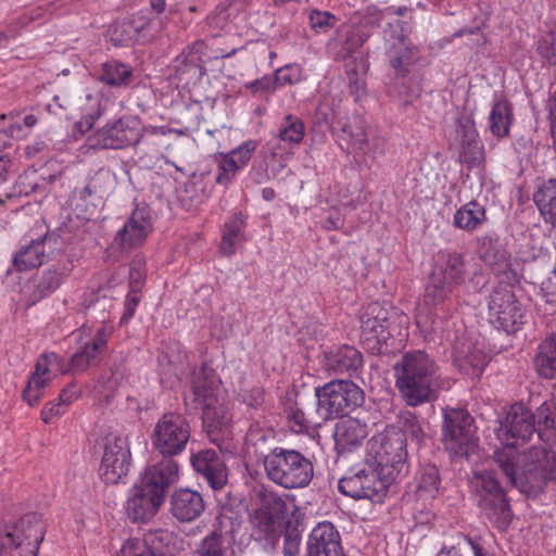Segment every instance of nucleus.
Here are the masks:
<instances>
[{"label":"nucleus","mask_w":556,"mask_h":556,"mask_svg":"<svg viewBox=\"0 0 556 556\" xmlns=\"http://www.w3.org/2000/svg\"><path fill=\"white\" fill-rule=\"evenodd\" d=\"M361 343L372 355H393L408 337L409 317L400 308L372 302L359 316Z\"/></svg>","instance_id":"1"},{"label":"nucleus","mask_w":556,"mask_h":556,"mask_svg":"<svg viewBox=\"0 0 556 556\" xmlns=\"http://www.w3.org/2000/svg\"><path fill=\"white\" fill-rule=\"evenodd\" d=\"M395 387L407 406L417 407L438 397L439 367L424 351L404 353L393 365Z\"/></svg>","instance_id":"2"},{"label":"nucleus","mask_w":556,"mask_h":556,"mask_svg":"<svg viewBox=\"0 0 556 556\" xmlns=\"http://www.w3.org/2000/svg\"><path fill=\"white\" fill-rule=\"evenodd\" d=\"M471 489L481 515L500 532L506 531L514 519V513L507 492L495 472L484 470L475 473Z\"/></svg>","instance_id":"3"},{"label":"nucleus","mask_w":556,"mask_h":556,"mask_svg":"<svg viewBox=\"0 0 556 556\" xmlns=\"http://www.w3.org/2000/svg\"><path fill=\"white\" fill-rule=\"evenodd\" d=\"M263 467L269 481L288 490L306 488L314 477L311 459L293 448L273 447Z\"/></svg>","instance_id":"4"},{"label":"nucleus","mask_w":556,"mask_h":556,"mask_svg":"<svg viewBox=\"0 0 556 556\" xmlns=\"http://www.w3.org/2000/svg\"><path fill=\"white\" fill-rule=\"evenodd\" d=\"M42 225L37 226L21 239L20 248L12 257V267L15 271L22 273L38 268L64 253L67 241L61 229L42 231Z\"/></svg>","instance_id":"5"},{"label":"nucleus","mask_w":556,"mask_h":556,"mask_svg":"<svg viewBox=\"0 0 556 556\" xmlns=\"http://www.w3.org/2000/svg\"><path fill=\"white\" fill-rule=\"evenodd\" d=\"M493 459L509 483L528 497L535 498L547 488L540 464L526 459V451L520 454L516 450L500 448Z\"/></svg>","instance_id":"6"},{"label":"nucleus","mask_w":556,"mask_h":556,"mask_svg":"<svg viewBox=\"0 0 556 556\" xmlns=\"http://www.w3.org/2000/svg\"><path fill=\"white\" fill-rule=\"evenodd\" d=\"M442 442L452 457L468 458L478 447L475 418L465 408L442 409Z\"/></svg>","instance_id":"7"},{"label":"nucleus","mask_w":556,"mask_h":556,"mask_svg":"<svg viewBox=\"0 0 556 556\" xmlns=\"http://www.w3.org/2000/svg\"><path fill=\"white\" fill-rule=\"evenodd\" d=\"M317 414L323 420L342 418L364 402V391L351 380L334 379L315 388Z\"/></svg>","instance_id":"8"},{"label":"nucleus","mask_w":556,"mask_h":556,"mask_svg":"<svg viewBox=\"0 0 556 556\" xmlns=\"http://www.w3.org/2000/svg\"><path fill=\"white\" fill-rule=\"evenodd\" d=\"M191 426L187 418L178 413H165L155 422L151 433L153 451L161 457L176 459L190 441Z\"/></svg>","instance_id":"9"},{"label":"nucleus","mask_w":556,"mask_h":556,"mask_svg":"<svg viewBox=\"0 0 556 556\" xmlns=\"http://www.w3.org/2000/svg\"><path fill=\"white\" fill-rule=\"evenodd\" d=\"M514 283L498 282L493 287L488 301L490 323L507 334L518 332L526 323V307L516 298L511 286Z\"/></svg>","instance_id":"10"},{"label":"nucleus","mask_w":556,"mask_h":556,"mask_svg":"<svg viewBox=\"0 0 556 556\" xmlns=\"http://www.w3.org/2000/svg\"><path fill=\"white\" fill-rule=\"evenodd\" d=\"M371 450L372 455L368 459L377 467L387 482L394 483L408 475L409 464L403 434H387Z\"/></svg>","instance_id":"11"},{"label":"nucleus","mask_w":556,"mask_h":556,"mask_svg":"<svg viewBox=\"0 0 556 556\" xmlns=\"http://www.w3.org/2000/svg\"><path fill=\"white\" fill-rule=\"evenodd\" d=\"M74 269L68 257L58 260L33 276L25 285L24 295L27 306H34L58 291Z\"/></svg>","instance_id":"12"},{"label":"nucleus","mask_w":556,"mask_h":556,"mask_svg":"<svg viewBox=\"0 0 556 556\" xmlns=\"http://www.w3.org/2000/svg\"><path fill=\"white\" fill-rule=\"evenodd\" d=\"M131 463L128 438L113 433L106 435L99 468L101 479L106 484L118 483L128 475Z\"/></svg>","instance_id":"13"},{"label":"nucleus","mask_w":556,"mask_h":556,"mask_svg":"<svg viewBox=\"0 0 556 556\" xmlns=\"http://www.w3.org/2000/svg\"><path fill=\"white\" fill-rule=\"evenodd\" d=\"M535 432L532 410L521 404L513 405L495 430L503 448L516 451L518 446L528 443Z\"/></svg>","instance_id":"14"},{"label":"nucleus","mask_w":556,"mask_h":556,"mask_svg":"<svg viewBox=\"0 0 556 556\" xmlns=\"http://www.w3.org/2000/svg\"><path fill=\"white\" fill-rule=\"evenodd\" d=\"M45 538V525L37 513L25 514L2 538V545L21 549L22 556H37Z\"/></svg>","instance_id":"15"},{"label":"nucleus","mask_w":556,"mask_h":556,"mask_svg":"<svg viewBox=\"0 0 556 556\" xmlns=\"http://www.w3.org/2000/svg\"><path fill=\"white\" fill-rule=\"evenodd\" d=\"M477 255L485 266L494 270L498 282L516 283L518 281V275L511 264V254L500 236L486 233L479 237Z\"/></svg>","instance_id":"16"},{"label":"nucleus","mask_w":556,"mask_h":556,"mask_svg":"<svg viewBox=\"0 0 556 556\" xmlns=\"http://www.w3.org/2000/svg\"><path fill=\"white\" fill-rule=\"evenodd\" d=\"M224 509L218 516V526L215 527L199 544L198 556H235V533L238 531L241 520L229 515Z\"/></svg>","instance_id":"17"},{"label":"nucleus","mask_w":556,"mask_h":556,"mask_svg":"<svg viewBox=\"0 0 556 556\" xmlns=\"http://www.w3.org/2000/svg\"><path fill=\"white\" fill-rule=\"evenodd\" d=\"M153 231V217L147 203H137L124 226L117 231L113 244L122 252L129 253L141 247Z\"/></svg>","instance_id":"18"},{"label":"nucleus","mask_w":556,"mask_h":556,"mask_svg":"<svg viewBox=\"0 0 556 556\" xmlns=\"http://www.w3.org/2000/svg\"><path fill=\"white\" fill-rule=\"evenodd\" d=\"M179 480V464L176 459L161 458L148 464L136 482L165 502L170 488Z\"/></svg>","instance_id":"19"},{"label":"nucleus","mask_w":556,"mask_h":556,"mask_svg":"<svg viewBox=\"0 0 556 556\" xmlns=\"http://www.w3.org/2000/svg\"><path fill=\"white\" fill-rule=\"evenodd\" d=\"M65 0H40L37 7L26 8L15 13L7 25V30H0V46L15 39L31 22L40 21L52 15H62L70 11Z\"/></svg>","instance_id":"20"},{"label":"nucleus","mask_w":556,"mask_h":556,"mask_svg":"<svg viewBox=\"0 0 556 556\" xmlns=\"http://www.w3.org/2000/svg\"><path fill=\"white\" fill-rule=\"evenodd\" d=\"M190 463L197 476L214 491H222L228 482V468L222 455L212 448L193 453Z\"/></svg>","instance_id":"21"},{"label":"nucleus","mask_w":556,"mask_h":556,"mask_svg":"<svg viewBox=\"0 0 556 556\" xmlns=\"http://www.w3.org/2000/svg\"><path fill=\"white\" fill-rule=\"evenodd\" d=\"M216 375L214 369L203 364L191 374L189 391L185 394V406L189 413L216 403Z\"/></svg>","instance_id":"22"},{"label":"nucleus","mask_w":556,"mask_h":556,"mask_svg":"<svg viewBox=\"0 0 556 556\" xmlns=\"http://www.w3.org/2000/svg\"><path fill=\"white\" fill-rule=\"evenodd\" d=\"M113 333V326L102 324L96 331L90 342H86L70 359L66 371L74 374L84 372L91 366H98L108 350V341Z\"/></svg>","instance_id":"23"},{"label":"nucleus","mask_w":556,"mask_h":556,"mask_svg":"<svg viewBox=\"0 0 556 556\" xmlns=\"http://www.w3.org/2000/svg\"><path fill=\"white\" fill-rule=\"evenodd\" d=\"M141 137V128L136 122L118 119L111 126L98 130L90 138V146L100 149H122L137 144Z\"/></svg>","instance_id":"24"},{"label":"nucleus","mask_w":556,"mask_h":556,"mask_svg":"<svg viewBox=\"0 0 556 556\" xmlns=\"http://www.w3.org/2000/svg\"><path fill=\"white\" fill-rule=\"evenodd\" d=\"M305 556H345L341 535L329 521L319 522L311 531Z\"/></svg>","instance_id":"25"},{"label":"nucleus","mask_w":556,"mask_h":556,"mask_svg":"<svg viewBox=\"0 0 556 556\" xmlns=\"http://www.w3.org/2000/svg\"><path fill=\"white\" fill-rule=\"evenodd\" d=\"M368 435V426L358 418H340L333 428L334 450L339 455L359 448Z\"/></svg>","instance_id":"26"},{"label":"nucleus","mask_w":556,"mask_h":556,"mask_svg":"<svg viewBox=\"0 0 556 556\" xmlns=\"http://www.w3.org/2000/svg\"><path fill=\"white\" fill-rule=\"evenodd\" d=\"M164 504L160 497L135 482L126 503V513L131 522H147L152 519Z\"/></svg>","instance_id":"27"},{"label":"nucleus","mask_w":556,"mask_h":556,"mask_svg":"<svg viewBox=\"0 0 556 556\" xmlns=\"http://www.w3.org/2000/svg\"><path fill=\"white\" fill-rule=\"evenodd\" d=\"M169 511L179 522H191L205 510V503L200 492L180 488L175 490L169 501Z\"/></svg>","instance_id":"28"},{"label":"nucleus","mask_w":556,"mask_h":556,"mask_svg":"<svg viewBox=\"0 0 556 556\" xmlns=\"http://www.w3.org/2000/svg\"><path fill=\"white\" fill-rule=\"evenodd\" d=\"M470 262L466 254L457 251H441L437 262L435 276L453 287L466 283Z\"/></svg>","instance_id":"29"},{"label":"nucleus","mask_w":556,"mask_h":556,"mask_svg":"<svg viewBox=\"0 0 556 556\" xmlns=\"http://www.w3.org/2000/svg\"><path fill=\"white\" fill-rule=\"evenodd\" d=\"M325 365L328 370L337 374H357L363 367V355L354 346L342 344L332 346L326 351Z\"/></svg>","instance_id":"30"},{"label":"nucleus","mask_w":556,"mask_h":556,"mask_svg":"<svg viewBox=\"0 0 556 556\" xmlns=\"http://www.w3.org/2000/svg\"><path fill=\"white\" fill-rule=\"evenodd\" d=\"M444 478L434 464H425L415 475V494L419 500L433 501L445 492Z\"/></svg>","instance_id":"31"},{"label":"nucleus","mask_w":556,"mask_h":556,"mask_svg":"<svg viewBox=\"0 0 556 556\" xmlns=\"http://www.w3.org/2000/svg\"><path fill=\"white\" fill-rule=\"evenodd\" d=\"M280 521L271 517L253 511L251 517V538L258 543L265 552H274L279 543L281 531Z\"/></svg>","instance_id":"32"},{"label":"nucleus","mask_w":556,"mask_h":556,"mask_svg":"<svg viewBox=\"0 0 556 556\" xmlns=\"http://www.w3.org/2000/svg\"><path fill=\"white\" fill-rule=\"evenodd\" d=\"M144 556H176L180 549L177 535L167 529L148 531L143 536Z\"/></svg>","instance_id":"33"},{"label":"nucleus","mask_w":556,"mask_h":556,"mask_svg":"<svg viewBox=\"0 0 556 556\" xmlns=\"http://www.w3.org/2000/svg\"><path fill=\"white\" fill-rule=\"evenodd\" d=\"M454 361L460 370L472 378H480L489 364L488 355L471 344H456L453 351Z\"/></svg>","instance_id":"34"},{"label":"nucleus","mask_w":556,"mask_h":556,"mask_svg":"<svg viewBox=\"0 0 556 556\" xmlns=\"http://www.w3.org/2000/svg\"><path fill=\"white\" fill-rule=\"evenodd\" d=\"M417 48L404 36L401 35L388 51L391 67L397 77H406L410 66L415 63Z\"/></svg>","instance_id":"35"},{"label":"nucleus","mask_w":556,"mask_h":556,"mask_svg":"<svg viewBox=\"0 0 556 556\" xmlns=\"http://www.w3.org/2000/svg\"><path fill=\"white\" fill-rule=\"evenodd\" d=\"M359 470L362 484L365 489L363 491V500H369L377 503L382 502L392 483L390 481H386V478L380 475V471L369 459L366 460L365 466Z\"/></svg>","instance_id":"36"},{"label":"nucleus","mask_w":556,"mask_h":556,"mask_svg":"<svg viewBox=\"0 0 556 556\" xmlns=\"http://www.w3.org/2000/svg\"><path fill=\"white\" fill-rule=\"evenodd\" d=\"M533 363L541 378L556 380V333L546 337L538 345Z\"/></svg>","instance_id":"37"},{"label":"nucleus","mask_w":556,"mask_h":556,"mask_svg":"<svg viewBox=\"0 0 556 556\" xmlns=\"http://www.w3.org/2000/svg\"><path fill=\"white\" fill-rule=\"evenodd\" d=\"M245 217L242 213H236L225 222L219 243V252L223 255L231 256L236 253L237 245L245 240Z\"/></svg>","instance_id":"38"},{"label":"nucleus","mask_w":556,"mask_h":556,"mask_svg":"<svg viewBox=\"0 0 556 556\" xmlns=\"http://www.w3.org/2000/svg\"><path fill=\"white\" fill-rule=\"evenodd\" d=\"M453 289V286L433 274L425 289L424 304L445 315L452 303Z\"/></svg>","instance_id":"39"},{"label":"nucleus","mask_w":556,"mask_h":556,"mask_svg":"<svg viewBox=\"0 0 556 556\" xmlns=\"http://www.w3.org/2000/svg\"><path fill=\"white\" fill-rule=\"evenodd\" d=\"M257 148L258 142L256 140L249 139L230 152L219 154L218 162L220 169L224 174L242 170L249 164Z\"/></svg>","instance_id":"40"},{"label":"nucleus","mask_w":556,"mask_h":556,"mask_svg":"<svg viewBox=\"0 0 556 556\" xmlns=\"http://www.w3.org/2000/svg\"><path fill=\"white\" fill-rule=\"evenodd\" d=\"M203 428L206 431L210 440L218 444L219 438L217 434L228 431L230 418L222 405L210 404L201 407Z\"/></svg>","instance_id":"41"},{"label":"nucleus","mask_w":556,"mask_h":556,"mask_svg":"<svg viewBox=\"0 0 556 556\" xmlns=\"http://www.w3.org/2000/svg\"><path fill=\"white\" fill-rule=\"evenodd\" d=\"M148 24V17L141 13L134 15L132 18L118 21L111 27V40L115 46H126L132 40H138Z\"/></svg>","instance_id":"42"},{"label":"nucleus","mask_w":556,"mask_h":556,"mask_svg":"<svg viewBox=\"0 0 556 556\" xmlns=\"http://www.w3.org/2000/svg\"><path fill=\"white\" fill-rule=\"evenodd\" d=\"M533 201L546 224L556 227V177L549 178L533 194Z\"/></svg>","instance_id":"43"},{"label":"nucleus","mask_w":556,"mask_h":556,"mask_svg":"<svg viewBox=\"0 0 556 556\" xmlns=\"http://www.w3.org/2000/svg\"><path fill=\"white\" fill-rule=\"evenodd\" d=\"M486 220L485 207L477 201L462 205L454 214L453 225L467 232L478 229Z\"/></svg>","instance_id":"44"},{"label":"nucleus","mask_w":556,"mask_h":556,"mask_svg":"<svg viewBox=\"0 0 556 556\" xmlns=\"http://www.w3.org/2000/svg\"><path fill=\"white\" fill-rule=\"evenodd\" d=\"M514 114L511 103L506 99L494 101L490 112V130L493 136L504 138L508 136Z\"/></svg>","instance_id":"45"},{"label":"nucleus","mask_w":556,"mask_h":556,"mask_svg":"<svg viewBox=\"0 0 556 556\" xmlns=\"http://www.w3.org/2000/svg\"><path fill=\"white\" fill-rule=\"evenodd\" d=\"M535 434L545 444L556 441V419L551 406L544 402L535 412H532Z\"/></svg>","instance_id":"46"},{"label":"nucleus","mask_w":556,"mask_h":556,"mask_svg":"<svg viewBox=\"0 0 556 556\" xmlns=\"http://www.w3.org/2000/svg\"><path fill=\"white\" fill-rule=\"evenodd\" d=\"M257 497L260 500V504L254 511L267 517L269 516L281 522L287 513L286 500L278 493L270 491L265 486H262L257 491Z\"/></svg>","instance_id":"47"},{"label":"nucleus","mask_w":556,"mask_h":556,"mask_svg":"<svg viewBox=\"0 0 556 556\" xmlns=\"http://www.w3.org/2000/svg\"><path fill=\"white\" fill-rule=\"evenodd\" d=\"M526 459H532L540 464L543 478L547 485L556 483V452L546 446H531L526 450Z\"/></svg>","instance_id":"48"},{"label":"nucleus","mask_w":556,"mask_h":556,"mask_svg":"<svg viewBox=\"0 0 556 556\" xmlns=\"http://www.w3.org/2000/svg\"><path fill=\"white\" fill-rule=\"evenodd\" d=\"M278 139L290 148L301 144L305 136V125L303 121L295 115L287 114L282 117L278 126Z\"/></svg>","instance_id":"49"},{"label":"nucleus","mask_w":556,"mask_h":556,"mask_svg":"<svg viewBox=\"0 0 556 556\" xmlns=\"http://www.w3.org/2000/svg\"><path fill=\"white\" fill-rule=\"evenodd\" d=\"M131 76L132 72L127 65L111 60L102 64L99 79L111 87H125L129 85Z\"/></svg>","instance_id":"50"},{"label":"nucleus","mask_w":556,"mask_h":556,"mask_svg":"<svg viewBox=\"0 0 556 556\" xmlns=\"http://www.w3.org/2000/svg\"><path fill=\"white\" fill-rule=\"evenodd\" d=\"M274 441V435L270 430L261 428L257 424L250 426L247 435L245 444L248 448H253L257 459L264 464V457L273 450L269 442Z\"/></svg>","instance_id":"51"},{"label":"nucleus","mask_w":556,"mask_h":556,"mask_svg":"<svg viewBox=\"0 0 556 556\" xmlns=\"http://www.w3.org/2000/svg\"><path fill=\"white\" fill-rule=\"evenodd\" d=\"M52 377L30 375L27 386L22 392L23 400L29 405H36L43 396L45 389L50 384Z\"/></svg>","instance_id":"52"},{"label":"nucleus","mask_w":556,"mask_h":556,"mask_svg":"<svg viewBox=\"0 0 556 556\" xmlns=\"http://www.w3.org/2000/svg\"><path fill=\"white\" fill-rule=\"evenodd\" d=\"M456 136L459 139L460 148L481 142L471 116H462L456 121Z\"/></svg>","instance_id":"53"},{"label":"nucleus","mask_w":556,"mask_h":556,"mask_svg":"<svg viewBox=\"0 0 556 556\" xmlns=\"http://www.w3.org/2000/svg\"><path fill=\"white\" fill-rule=\"evenodd\" d=\"M274 79L277 88L299 84L304 79L303 68L296 63L286 64L275 71Z\"/></svg>","instance_id":"54"},{"label":"nucleus","mask_w":556,"mask_h":556,"mask_svg":"<svg viewBox=\"0 0 556 556\" xmlns=\"http://www.w3.org/2000/svg\"><path fill=\"white\" fill-rule=\"evenodd\" d=\"M52 370L66 372L63 358L54 352L43 353L38 357L33 375L52 377Z\"/></svg>","instance_id":"55"},{"label":"nucleus","mask_w":556,"mask_h":556,"mask_svg":"<svg viewBox=\"0 0 556 556\" xmlns=\"http://www.w3.org/2000/svg\"><path fill=\"white\" fill-rule=\"evenodd\" d=\"M339 491L354 500H363L364 485L362 484L361 470L342 477L338 482Z\"/></svg>","instance_id":"56"},{"label":"nucleus","mask_w":556,"mask_h":556,"mask_svg":"<svg viewBox=\"0 0 556 556\" xmlns=\"http://www.w3.org/2000/svg\"><path fill=\"white\" fill-rule=\"evenodd\" d=\"M341 204L352 210L357 208L359 205L367 201V194L363 192L359 184H348L338 192Z\"/></svg>","instance_id":"57"},{"label":"nucleus","mask_w":556,"mask_h":556,"mask_svg":"<svg viewBox=\"0 0 556 556\" xmlns=\"http://www.w3.org/2000/svg\"><path fill=\"white\" fill-rule=\"evenodd\" d=\"M301 532L298 525H293L291 520L287 521L283 533V556H299L302 541Z\"/></svg>","instance_id":"58"},{"label":"nucleus","mask_w":556,"mask_h":556,"mask_svg":"<svg viewBox=\"0 0 556 556\" xmlns=\"http://www.w3.org/2000/svg\"><path fill=\"white\" fill-rule=\"evenodd\" d=\"M146 280V257L136 254L129 264V288L141 291Z\"/></svg>","instance_id":"59"},{"label":"nucleus","mask_w":556,"mask_h":556,"mask_svg":"<svg viewBox=\"0 0 556 556\" xmlns=\"http://www.w3.org/2000/svg\"><path fill=\"white\" fill-rule=\"evenodd\" d=\"M536 52L549 65H556V30L541 36L538 41Z\"/></svg>","instance_id":"60"},{"label":"nucleus","mask_w":556,"mask_h":556,"mask_svg":"<svg viewBox=\"0 0 556 556\" xmlns=\"http://www.w3.org/2000/svg\"><path fill=\"white\" fill-rule=\"evenodd\" d=\"M285 414L289 422L292 424L293 431L301 433L309 429L311 424L302 408H300L296 403L290 401L285 406Z\"/></svg>","instance_id":"61"},{"label":"nucleus","mask_w":556,"mask_h":556,"mask_svg":"<svg viewBox=\"0 0 556 556\" xmlns=\"http://www.w3.org/2000/svg\"><path fill=\"white\" fill-rule=\"evenodd\" d=\"M459 157L463 163L467 164L469 170L478 167L484 160L482 141L477 144L462 147Z\"/></svg>","instance_id":"62"},{"label":"nucleus","mask_w":556,"mask_h":556,"mask_svg":"<svg viewBox=\"0 0 556 556\" xmlns=\"http://www.w3.org/2000/svg\"><path fill=\"white\" fill-rule=\"evenodd\" d=\"M337 17L327 11L313 10L309 13V24L316 31H327L336 25Z\"/></svg>","instance_id":"63"},{"label":"nucleus","mask_w":556,"mask_h":556,"mask_svg":"<svg viewBox=\"0 0 556 556\" xmlns=\"http://www.w3.org/2000/svg\"><path fill=\"white\" fill-rule=\"evenodd\" d=\"M467 289L473 293H480L490 282V275L485 273L480 266H476L473 270H469V276L466 280Z\"/></svg>","instance_id":"64"}]
</instances>
